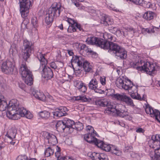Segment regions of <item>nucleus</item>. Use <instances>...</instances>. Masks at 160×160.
I'll return each mask as SVG.
<instances>
[{
    "label": "nucleus",
    "instance_id": "obj_55",
    "mask_svg": "<svg viewBox=\"0 0 160 160\" xmlns=\"http://www.w3.org/2000/svg\"><path fill=\"white\" fill-rule=\"evenodd\" d=\"M106 36L107 37V39H108L109 40H110L112 41V40L113 37L112 35L110 34H105L104 35V37Z\"/></svg>",
    "mask_w": 160,
    "mask_h": 160
},
{
    "label": "nucleus",
    "instance_id": "obj_54",
    "mask_svg": "<svg viewBox=\"0 0 160 160\" xmlns=\"http://www.w3.org/2000/svg\"><path fill=\"white\" fill-rule=\"evenodd\" d=\"M38 58L40 62H44L46 60L44 56L42 54H40Z\"/></svg>",
    "mask_w": 160,
    "mask_h": 160
},
{
    "label": "nucleus",
    "instance_id": "obj_2",
    "mask_svg": "<svg viewBox=\"0 0 160 160\" xmlns=\"http://www.w3.org/2000/svg\"><path fill=\"white\" fill-rule=\"evenodd\" d=\"M102 48L109 50L118 59H124L127 57V52L125 49L116 43L105 40Z\"/></svg>",
    "mask_w": 160,
    "mask_h": 160
},
{
    "label": "nucleus",
    "instance_id": "obj_32",
    "mask_svg": "<svg viewBox=\"0 0 160 160\" xmlns=\"http://www.w3.org/2000/svg\"><path fill=\"white\" fill-rule=\"evenodd\" d=\"M145 110L146 113L148 114L151 115V116L152 117L153 114L154 113L155 109H153L148 104L146 105Z\"/></svg>",
    "mask_w": 160,
    "mask_h": 160
},
{
    "label": "nucleus",
    "instance_id": "obj_43",
    "mask_svg": "<svg viewBox=\"0 0 160 160\" xmlns=\"http://www.w3.org/2000/svg\"><path fill=\"white\" fill-rule=\"evenodd\" d=\"M155 112L153 114L152 117H155V119L159 122H160V112L155 109Z\"/></svg>",
    "mask_w": 160,
    "mask_h": 160
},
{
    "label": "nucleus",
    "instance_id": "obj_17",
    "mask_svg": "<svg viewBox=\"0 0 160 160\" xmlns=\"http://www.w3.org/2000/svg\"><path fill=\"white\" fill-rule=\"evenodd\" d=\"M118 85L125 90H128L129 91H131L132 89L133 88L134 86L133 83H132V84H127V82H125L124 80L121 78L118 79Z\"/></svg>",
    "mask_w": 160,
    "mask_h": 160
},
{
    "label": "nucleus",
    "instance_id": "obj_3",
    "mask_svg": "<svg viewBox=\"0 0 160 160\" xmlns=\"http://www.w3.org/2000/svg\"><path fill=\"white\" fill-rule=\"evenodd\" d=\"M95 103L96 105L100 106L107 107L104 112L108 115H113L116 114L117 116L122 118L128 116V113L127 111L118 109L115 105L111 104L105 99L97 101Z\"/></svg>",
    "mask_w": 160,
    "mask_h": 160
},
{
    "label": "nucleus",
    "instance_id": "obj_7",
    "mask_svg": "<svg viewBox=\"0 0 160 160\" xmlns=\"http://www.w3.org/2000/svg\"><path fill=\"white\" fill-rule=\"evenodd\" d=\"M23 44L24 49L22 51V56L24 59L27 61L33 51V48L32 42L27 39L24 40Z\"/></svg>",
    "mask_w": 160,
    "mask_h": 160
},
{
    "label": "nucleus",
    "instance_id": "obj_24",
    "mask_svg": "<svg viewBox=\"0 0 160 160\" xmlns=\"http://www.w3.org/2000/svg\"><path fill=\"white\" fill-rule=\"evenodd\" d=\"M75 86L79 91L82 92H85L87 90V88L85 84L82 82H76L74 83Z\"/></svg>",
    "mask_w": 160,
    "mask_h": 160
},
{
    "label": "nucleus",
    "instance_id": "obj_64",
    "mask_svg": "<svg viewBox=\"0 0 160 160\" xmlns=\"http://www.w3.org/2000/svg\"><path fill=\"white\" fill-rule=\"evenodd\" d=\"M19 87L22 89H23L25 87L24 84L22 83H19Z\"/></svg>",
    "mask_w": 160,
    "mask_h": 160
},
{
    "label": "nucleus",
    "instance_id": "obj_34",
    "mask_svg": "<svg viewBox=\"0 0 160 160\" xmlns=\"http://www.w3.org/2000/svg\"><path fill=\"white\" fill-rule=\"evenodd\" d=\"M75 98L76 100H81L83 102H89L91 100V99L86 97V96H79Z\"/></svg>",
    "mask_w": 160,
    "mask_h": 160
},
{
    "label": "nucleus",
    "instance_id": "obj_10",
    "mask_svg": "<svg viewBox=\"0 0 160 160\" xmlns=\"http://www.w3.org/2000/svg\"><path fill=\"white\" fill-rule=\"evenodd\" d=\"M2 71L6 74H12L14 70V65L13 62L7 60L2 64Z\"/></svg>",
    "mask_w": 160,
    "mask_h": 160
},
{
    "label": "nucleus",
    "instance_id": "obj_9",
    "mask_svg": "<svg viewBox=\"0 0 160 160\" xmlns=\"http://www.w3.org/2000/svg\"><path fill=\"white\" fill-rule=\"evenodd\" d=\"M112 96L117 100L124 102L128 105L132 107L135 106L132 100L130 97H128L126 94L122 93V94L117 93L112 95Z\"/></svg>",
    "mask_w": 160,
    "mask_h": 160
},
{
    "label": "nucleus",
    "instance_id": "obj_60",
    "mask_svg": "<svg viewBox=\"0 0 160 160\" xmlns=\"http://www.w3.org/2000/svg\"><path fill=\"white\" fill-rule=\"evenodd\" d=\"M11 140L12 141L10 142V143L12 145H14L16 143L17 144L18 142V141L16 142L13 139H12Z\"/></svg>",
    "mask_w": 160,
    "mask_h": 160
},
{
    "label": "nucleus",
    "instance_id": "obj_12",
    "mask_svg": "<svg viewBox=\"0 0 160 160\" xmlns=\"http://www.w3.org/2000/svg\"><path fill=\"white\" fill-rule=\"evenodd\" d=\"M88 156L93 160H108V157L106 154L103 153L89 152Z\"/></svg>",
    "mask_w": 160,
    "mask_h": 160
},
{
    "label": "nucleus",
    "instance_id": "obj_23",
    "mask_svg": "<svg viewBox=\"0 0 160 160\" xmlns=\"http://www.w3.org/2000/svg\"><path fill=\"white\" fill-rule=\"evenodd\" d=\"M95 133H89L84 135V138L85 140L90 143H94L97 138L95 137Z\"/></svg>",
    "mask_w": 160,
    "mask_h": 160
},
{
    "label": "nucleus",
    "instance_id": "obj_29",
    "mask_svg": "<svg viewBox=\"0 0 160 160\" xmlns=\"http://www.w3.org/2000/svg\"><path fill=\"white\" fill-rule=\"evenodd\" d=\"M98 82L97 79L94 78L92 79L89 82L88 84V87L90 89L94 90L97 88V87H98Z\"/></svg>",
    "mask_w": 160,
    "mask_h": 160
},
{
    "label": "nucleus",
    "instance_id": "obj_31",
    "mask_svg": "<svg viewBox=\"0 0 160 160\" xmlns=\"http://www.w3.org/2000/svg\"><path fill=\"white\" fill-rule=\"evenodd\" d=\"M10 54H12V56H15L18 53L17 45L14 43L12 44L9 50Z\"/></svg>",
    "mask_w": 160,
    "mask_h": 160
},
{
    "label": "nucleus",
    "instance_id": "obj_58",
    "mask_svg": "<svg viewBox=\"0 0 160 160\" xmlns=\"http://www.w3.org/2000/svg\"><path fill=\"white\" fill-rule=\"evenodd\" d=\"M59 160H73L72 158L68 156L63 157L62 158H61Z\"/></svg>",
    "mask_w": 160,
    "mask_h": 160
},
{
    "label": "nucleus",
    "instance_id": "obj_44",
    "mask_svg": "<svg viewBox=\"0 0 160 160\" xmlns=\"http://www.w3.org/2000/svg\"><path fill=\"white\" fill-rule=\"evenodd\" d=\"M104 143L103 141L98 140L97 138L94 143L98 148H100L102 149Z\"/></svg>",
    "mask_w": 160,
    "mask_h": 160
},
{
    "label": "nucleus",
    "instance_id": "obj_49",
    "mask_svg": "<svg viewBox=\"0 0 160 160\" xmlns=\"http://www.w3.org/2000/svg\"><path fill=\"white\" fill-rule=\"evenodd\" d=\"M155 142H158L160 141V137L159 135H157L156 136L153 135L152 136L151 139Z\"/></svg>",
    "mask_w": 160,
    "mask_h": 160
},
{
    "label": "nucleus",
    "instance_id": "obj_48",
    "mask_svg": "<svg viewBox=\"0 0 160 160\" xmlns=\"http://www.w3.org/2000/svg\"><path fill=\"white\" fill-rule=\"evenodd\" d=\"M86 129L89 130L88 133H93L96 134V132L94 129L93 127L91 126H88L87 127Z\"/></svg>",
    "mask_w": 160,
    "mask_h": 160
},
{
    "label": "nucleus",
    "instance_id": "obj_30",
    "mask_svg": "<svg viewBox=\"0 0 160 160\" xmlns=\"http://www.w3.org/2000/svg\"><path fill=\"white\" fill-rule=\"evenodd\" d=\"M64 122L67 128V130H70V129L74 128V125L75 123L74 121L68 119L67 120H64Z\"/></svg>",
    "mask_w": 160,
    "mask_h": 160
},
{
    "label": "nucleus",
    "instance_id": "obj_15",
    "mask_svg": "<svg viewBox=\"0 0 160 160\" xmlns=\"http://www.w3.org/2000/svg\"><path fill=\"white\" fill-rule=\"evenodd\" d=\"M132 66L134 68H136L138 71H143L145 68L146 62L144 61L140 60L137 62H132L131 63Z\"/></svg>",
    "mask_w": 160,
    "mask_h": 160
},
{
    "label": "nucleus",
    "instance_id": "obj_38",
    "mask_svg": "<svg viewBox=\"0 0 160 160\" xmlns=\"http://www.w3.org/2000/svg\"><path fill=\"white\" fill-rule=\"evenodd\" d=\"M54 149L50 147H48L45 151L44 154L46 157H48L53 154Z\"/></svg>",
    "mask_w": 160,
    "mask_h": 160
},
{
    "label": "nucleus",
    "instance_id": "obj_33",
    "mask_svg": "<svg viewBox=\"0 0 160 160\" xmlns=\"http://www.w3.org/2000/svg\"><path fill=\"white\" fill-rule=\"evenodd\" d=\"M46 17L45 18V21L47 25H49L51 24L53 22L54 18L52 16H51V15L48 12L46 14Z\"/></svg>",
    "mask_w": 160,
    "mask_h": 160
},
{
    "label": "nucleus",
    "instance_id": "obj_19",
    "mask_svg": "<svg viewBox=\"0 0 160 160\" xmlns=\"http://www.w3.org/2000/svg\"><path fill=\"white\" fill-rule=\"evenodd\" d=\"M46 138L48 140V143L51 144V145H55L58 142L56 136L48 132Z\"/></svg>",
    "mask_w": 160,
    "mask_h": 160
},
{
    "label": "nucleus",
    "instance_id": "obj_47",
    "mask_svg": "<svg viewBox=\"0 0 160 160\" xmlns=\"http://www.w3.org/2000/svg\"><path fill=\"white\" fill-rule=\"evenodd\" d=\"M143 3L142 5H140L141 6L144 7L146 8H150L152 6V4L149 2H147L143 0Z\"/></svg>",
    "mask_w": 160,
    "mask_h": 160
},
{
    "label": "nucleus",
    "instance_id": "obj_35",
    "mask_svg": "<svg viewBox=\"0 0 160 160\" xmlns=\"http://www.w3.org/2000/svg\"><path fill=\"white\" fill-rule=\"evenodd\" d=\"M39 115L41 118L46 119L49 117L50 114L48 111H44L40 112L39 113Z\"/></svg>",
    "mask_w": 160,
    "mask_h": 160
},
{
    "label": "nucleus",
    "instance_id": "obj_59",
    "mask_svg": "<svg viewBox=\"0 0 160 160\" xmlns=\"http://www.w3.org/2000/svg\"><path fill=\"white\" fill-rule=\"evenodd\" d=\"M76 23L77 22L74 20L70 18L69 23L71 24V25H74L75 23Z\"/></svg>",
    "mask_w": 160,
    "mask_h": 160
},
{
    "label": "nucleus",
    "instance_id": "obj_57",
    "mask_svg": "<svg viewBox=\"0 0 160 160\" xmlns=\"http://www.w3.org/2000/svg\"><path fill=\"white\" fill-rule=\"evenodd\" d=\"M97 93H102L104 92L103 90H102L101 89H99L98 88V87H97V88H96L95 89H94V90Z\"/></svg>",
    "mask_w": 160,
    "mask_h": 160
},
{
    "label": "nucleus",
    "instance_id": "obj_41",
    "mask_svg": "<svg viewBox=\"0 0 160 160\" xmlns=\"http://www.w3.org/2000/svg\"><path fill=\"white\" fill-rule=\"evenodd\" d=\"M16 160H35V159L34 158L29 159L26 155H21L18 156Z\"/></svg>",
    "mask_w": 160,
    "mask_h": 160
},
{
    "label": "nucleus",
    "instance_id": "obj_26",
    "mask_svg": "<svg viewBox=\"0 0 160 160\" xmlns=\"http://www.w3.org/2000/svg\"><path fill=\"white\" fill-rule=\"evenodd\" d=\"M17 130L15 128H12L7 132L5 136L10 139H14L17 133Z\"/></svg>",
    "mask_w": 160,
    "mask_h": 160
},
{
    "label": "nucleus",
    "instance_id": "obj_4",
    "mask_svg": "<svg viewBox=\"0 0 160 160\" xmlns=\"http://www.w3.org/2000/svg\"><path fill=\"white\" fill-rule=\"evenodd\" d=\"M19 72L26 84L29 86L32 84L33 79L32 72L28 69L25 62H23L20 66Z\"/></svg>",
    "mask_w": 160,
    "mask_h": 160
},
{
    "label": "nucleus",
    "instance_id": "obj_62",
    "mask_svg": "<svg viewBox=\"0 0 160 160\" xmlns=\"http://www.w3.org/2000/svg\"><path fill=\"white\" fill-rule=\"evenodd\" d=\"M46 98H47V100L49 101H52L53 100V97L50 95H49Z\"/></svg>",
    "mask_w": 160,
    "mask_h": 160
},
{
    "label": "nucleus",
    "instance_id": "obj_25",
    "mask_svg": "<svg viewBox=\"0 0 160 160\" xmlns=\"http://www.w3.org/2000/svg\"><path fill=\"white\" fill-rule=\"evenodd\" d=\"M160 145L154 149V152H151L150 153V156L152 159L155 158H160Z\"/></svg>",
    "mask_w": 160,
    "mask_h": 160
},
{
    "label": "nucleus",
    "instance_id": "obj_50",
    "mask_svg": "<svg viewBox=\"0 0 160 160\" xmlns=\"http://www.w3.org/2000/svg\"><path fill=\"white\" fill-rule=\"evenodd\" d=\"M132 150V146H125L123 149L124 152H130Z\"/></svg>",
    "mask_w": 160,
    "mask_h": 160
},
{
    "label": "nucleus",
    "instance_id": "obj_1",
    "mask_svg": "<svg viewBox=\"0 0 160 160\" xmlns=\"http://www.w3.org/2000/svg\"><path fill=\"white\" fill-rule=\"evenodd\" d=\"M7 116L10 119L17 120L21 117H25L31 119L32 115L23 107L19 105L18 102L15 103L14 101L11 102L8 108Z\"/></svg>",
    "mask_w": 160,
    "mask_h": 160
},
{
    "label": "nucleus",
    "instance_id": "obj_52",
    "mask_svg": "<svg viewBox=\"0 0 160 160\" xmlns=\"http://www.w3.org/2000/svg\"><path fill=\"white\" fill-rule=\"evenodd\" d=\"M74 27L76 28V29H78L80 31H83V29L81 27V25L80 24L78 23L77 22L76 23H75Z\"/></svg>",
    "mask_w": 160,
    "mask_h": 160
},
{
    "label": "nucleus",
    "instance_id": "obj_42",
    "mask_svg": "<svg viewBox=\"0 0 160 160\" xmlns=\"http://www.w3.org/2000/svg\"><path fill=\"white\" fill-rule=\"evenodd\" d=\"M127 1L136 5H143V0H127Z\"/></svg>",
    "mask_w": 160,
    "mask_h": 160
},
{
    "label": "nucleus",
    "instance_id": "obj_5",
    "mask_svg": "<svg viewBox=\"0 0 160 160\" xmlns=\"http://www.w3.org/2000/svg\"><path fill=\"white\" fill-rule=\"evenodd\" d=\"M72 65L75 64L80 67L83 66L86 72H89L92 69V66L87 61H85L82 56L73 57L71 60Z\"/></svg>",
    "mask_w": 160,
    "mask_h": 160
},
{
    "label": "nucleus",
    "instance_id": "obj_46",
    "mask_svg": "<svg viewBox=\"0 0 160 160\" xmlns=\"http://www.w3.org/2000/svg\"><path fill=\"white\" fill-rule=\"evenodd\" d=\"M67 31L69 32H72L76 31V28L74 25H70Z\"/></svg>",
    "mask_w": 160,
    "mask_h": 160
},
{
    "label": "nucleus",
    "instance_id": "obj_16",
    "mask_svg": "<svg viewBox=\"0 0 160 160\" xmlns=\"http://www.w3.org/2000/svg\"><path fill=\"white\" fill-rule=\"evenodd\" d=\"M42 76L45 78L47 79H50L53 76L52 71L49 67L44 66V68L42 70Z\"/></svg>",
    "mask_w": 160,
    "mask_h": 160
},
{
    "label": "nucleus",
    "instance_id": "obj_51",
    "mask_svg": "<svg viewBox=\"0 0 160 160\" xmlns=\"http://www.w3.org/2000/svg\"><path fill=\"white\" fill-rule=\"evenodd\" d=\"M142 33L144 34H146L147 33H150L149 28H142L141 30Z\"/></svg>",
    "mask_w": 160,
    "mask_h": 160
},
{
    "label": "nucleus",
    "instance_id": "obj_22",
    "mask_svg": "<svg viewBox=\"0 0 160 160\" xmlns=\"http://www.w3.org/2000/svg\"><path fill=\"white\" fill-rule=\"evenodd\" d=\"M33 94L35 97L39 100L43 101L46 100V97L42 92L40 91L35 90L33 92Z\"/></svg>",
    "mask_w": 160,
    "mask_h": 160
},
{
    "label": "nucleus",
    "instance_id": "obj_13",
    "mask_svg": "<svg viewBox=\"0 0 160 160\" xmlns=\"http://www.w3.org/2000/svg\"><path fill=\"white\" fill-rule=\"evenodd\" d=\"M102 149L107 152L111 151L112 153L117 156H119L121 155V152L117 147L113 146L110 147L109 145L105 143L103 144Z\"/></svg>",
    "mask_w": 160,
    "mask_h": 160
},
{
    "label": "nucleus",
    "instance_id": "obj_36",
    "mask_svg": "<svg viewBox=\"0 0 160 160\" xmlns=\"http://www.w3.org/2000/svg\"><path fill=\"white\" fill-rule=\"evenodd\" d=\"M12 101H14L15 103L17 102H16L15 100H13L11 101L9 104ZM8 105H8V106L7 105V104L6 102L3 101V102H1V103H0V110L2 111H4V110H5L6 109L7 107L8 108ZM8 108H7V113L8 112Z\"/></svg>",
    "mask_w": 160,
    "mask_h": 160
},
{
    "label": "nucleus",
    "instance_id": "obj_18",
    "mask_svg": "<svg viewBox=\"0 0 160 160\" xmlns=\"http://www.w3.org/2000/svg\"><path fill=\"white\" fill-rule=\"evenodd\" d=\"M145 68L144 69L143 71L146 72L147 74L152 75L154 74L155 71V67L153 64L150 63L149 62H146Z\"/></svg>",
    "mask_w": 160,
    "mask_h": 160
},
{
    "label": "nucleus",
    "instance_id": "obj_45",
    "mask_svg": "<svg viewBox=\"0 0 160 160\" xmlns=\"http://www.w3.org/2000/svg\"><path fill=\"white\" fill-rule=\"evenodd\" d=\"M74 128H75L78 131H81L83 128V125L82 123L75 124L74 125Z\"/></svg>",
    "mask_w": 160,
    "mask_h": 160
},
{
    "label": "nucleus",
    "instance_id": "obj_6",
    "mask_svg": "<svg viewBox=\"0 0 160 160\" xmlns=\"http://www.w3.org/2000/svg\"><path fill=\"white\" fill-rule=\"evenodd\" d=\"M20 6V12L21 16L24 18L29 13V9L32 6L31 0H19Z\"/></svg>",
    "mask_w": 160,
    "mask_h": 160
},
{
    "label": "nucleus",
    "instance_id": "obj_63",
    "mask_svg": "<svg viewBox=\"0 0 160 160\" xmlns=\"http://www.w3.org/2000/svg\"><path fill=\"white\" fill-rule=\"evenodd\" d=\"M109 8L110 10H112L114 11H117V9L115 7H113L112 4H111V6H110L108 7Z\"/></svg>",
    "mask_w": 160,
    "mask_h": 160
},
{
    "label": "nucleus",
    "instance_id": "obj_39",
    "mask_svg": "<svg viewBox=\"0 0 160 160\" xmlns=\"http://www.w3.org/2000/svg\"><path fill=\"white\" fill-rule=\"evenodd\" d=\"M148 144L151 148H152L154 149L156 148V145L158 144V145L160 144L159 142H155L152 140H150L148 141Z\"/></svg>",
    "mask_w": 160,
    "mask_h": 160
},
{
    "label": "nucleus",
    "instance_id": "obj_56",
    "mask_svg": "<svg viewBox=\"0 0 160 160\" xmlns=\"http://www.w3.org/2000/svg\"><path fill=\"white\" fill-rule=\"evenodd\" d=\"M100 81L101 82V83L102 85H104L106 84V80L105 77H104L103 78H102L101 77Z\"/></svg>",
    "mask_w": 160,
    "mask_h": 160
},
{
    "label": "nucleus",
    "instance_id": "obj_61",
    "mask_svg": "<svg viewBox=\"0 0 160 160\" xmlns=\"http://www.w3.org/2000/svg\"><path fill=\"white\" fill-rule=\"evenodd\" d=\"M136 132H139V133H143L144 132V130L142 129L141 128H139L136 131Z\"/></svg>",
    "mask_w": 160,
    "mask_h": 160
},
{
    "label": "nucleus",
    "instance_id": "obj_20",
    "mask_svg": "<svg viewBox=\"0 0 160 160\" xmlns=\"http://www.w3.org/2000/svg\"><path fill=\"white\" fill-rule=\"evenodd\" d=\"M100 23L105 26H108L111 25L113 24V22L112 19L106 18L105 15L103 14L101 18Z\"/></svg>",
    "mask_w": 160,
    "mask_h": 160
},
{
    "label": "nucleus",
    "instance_id": "obj_14",
    "mask_svg": "<svg viewBox=\"0 0 160 160\" xmlns=\"http://www.w3.org/2000/svg\"><path fill=\"white\" fill-rule=\"evenodd\" d=\"M68 111L66 107H61L56 108L54 112H52V113L54 117H60L65 116Z\"/></svg>",
    "mask_w": 160,
    "mask_h": 160
},
{
    "label": "nucleus",
    "instance_id": "obj_11",
    "mask_svg": "<svg viewBox=\"0 0 160 160\" xmlns=\"http://www.w3.org/2000/svg\"><path fill=\"white\" fill-rule=\"evenodd\" d=\"M105 40L94 37H88L86 41L87 43L89 45H95L97 46L102 48V45L104 43Z\"/></svg>",
    "mask_w": 160,
    "mask_h": 160
},
{
    "label": "nucleus",
    "instance_id": "obj_28",
    "mask_svg": "<svg viewBox=\"0 0 160 160\" xmlns=\"http://www.w3.org/2000/svg\"><path fill=\"white\" fill-rule=\"evenodd\" d=\"M128 92L131 93L130 96L132 98L140 100H141V98L139 95H138V96H136L135 92H137V88L135 85L133 88L132 89V90Z\"/></svg>",
    "mask_w": 160,
    "mask_h": 160
},
{
    "label": "nucleus",
    "instance_id": "obj_53",
    "mask_svg": "<svg viewBox=\"0 0 160 160\" xmlns=\"http://www.w3.org/2000/svg\"><path fill=\"white\" fill-rule=\"evenodd\" d=\"M50 67L54 69L57 68V63L54 62H52L50 64Z\"/></svg>",
    "mask_w": 160,
    "mask_h": 160
},
{
    "label": "nucleus",
    "instance_id": "obj_37",
    "mask_svg": "<svg viewBox=\"0 0 160 160\" xmlns=\"http://www.w3.org/2000/svg\"><path fill=\"white\" fill-rule=\"evenodd\" d=\"M31 20L32 23L34 27V29L35 32H36V33H37V29L36 28L38 26V20L37 18L35 17H34L32 18Z\"/></svg>",
    "mask_w": 160,
    "mask_h": 160
},
{
    "label": "nucleus",
    "instance_id": "obj_8",
    "mask_svg": "<svg viewBox=\"0 0 160 160\" xmlns=\"http://www.w3.org/2000/svg\"><path fill=\"white\" fill-rule=\"evenodd\" d=\"M62 8L60 3L54 2L48 9V13L53 18L59 16Z\"/></svg>",
    "mask_w": 160,
    "mask_h": 160
},
{
    "label": "nucleus",
    "instance_id": "obj_21",
    "mask_svg": "<svg viewBox=\"0 0 160 160\" xmlns=\"http://www.w3.org/2000/svg\"><path fill=\"white\" fill-rule=\"evenodd\" d=\"M56 126L57 130L60 132H63L65 129L68 130L64 121H59L58 122Z\"/></svg>",
    "mask_w": 160,
    "mask_h": 160
},
{
    "label": "nucleus",
    "instance_id": "obj_27",
    "mask_svg": "<svg viewBox=\"0 0 160 160\" xmlns=\"http://www.w3.org/2000/svg\"><path fill=\"white\" fill-rule=\"evenodd\" d=\"M156 14L151 11H148L145 13L143 15V18L147 20H151L153 19L155 16Z\"/></svg>",
    "mask_w": 160,
    "mask_h": 160
},
{
    "label": "nucleus",
    "instance_id": "obj_40",
    "mask_svg": "<svg viewBox=\"0 0 160 160\" xmlns=\"http://www.w3.org/2000/svg\"><path fill=\"white\" fill-rule=\"evenodd\" d=\"M55 148L57 150V151L55 153V156L57 158L58 160H59V159H60L61 158H62L63 157L60 156V148L59 147L57 146L55 147Z\"/></svg>",
    "mask_w": 160,
    "mask_h": 160
}]
</instances>
